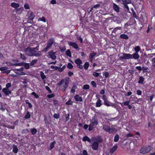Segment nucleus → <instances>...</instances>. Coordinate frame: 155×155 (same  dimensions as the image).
Returning a JSON list of instances; mask_svg holds the SVG:
<instances>
[{
  "label": "nucleus",
  "mask_w": 155,
  "mask_h": 155,
  "mask_svg": "<svg viewBox=\"0 0 155 155\" xmlns=\"http://www.w3.org/2000/svg\"><path fill=\"white\" fill-rule=\"evenodd\" d=\"M119 135L118 134H117L114 137V141L115 142H117L118 141L119 138Z\"/></svg>",
  "instance_id": "37"
},
{
  "label": "nucleus",
  "mask_w": 155,
  "mask_h": 155,
  "mask_svg": "<svg viewBox=\"0 0 155 155\" xmlns=\"http://www.w3.org/2000/svg\"><path fill=\"white\" fill-rule=\"evenodd\" d=\"M51 68L53 69H54L55 70H57L58 69L59 67L57 66H54L52 65L51 66Z\"/></svg>",
  "instance_id": "63"
},
{
  "label": "nucleus",
  "mask_w": 155,
  "mask_h": 155,
  "mask_svg": "<svg viewBox=\"0 0 155 155\" xmlns=\"http://www.w3.org/2000/svg\"><path fill=\"white\" fill-rule=\"evenodd\" d=\"M139 57L140 56L137 53L135 52L132 54V58L137 60L139 58Z\"/></svg>",
  "instance_id": "12"
},
{
  "label": "nucleus",
  "mask_w": 155,
  "mask_h": 155,
  "mask_svg": "<svg viewBox=\"0 0 155 155\" xmlns=\"http://www.w3.org/2000/svg\"><path fill=\"white\" fill-rule=\"evenodd\" d=\"M89 86L88 84L84 85L83 86V89H89Z\"/></svg>",
  "instance_id": "49"
},
{
  "label": "nucleus",
  "mask_w": 155,
  "mask_h": 155,
  "mask_svg": "<svg viewBox=\"0 0 155 155\" xmlns=\"http://www.w3.org/2000/svg\"><path fill=\"white\" fill-rule=\"evenodd\" d=\"M20 58L23 60H25L26 58L24 54H22L21 53H20Z\"/></svg>",
  "instance_id": "41"
},
{
  "label": "nucleus",
  "mask_w": 155,
  "mask_h": 155,
  "mask_svg": "<svg viewBox=\"0 0 155 155\" xmlns=\"http://www.w3.org/2000/svg\"><path fill=\"white\" fill-rule=\"evenodd\" d=\"M47 96L48 98H51L54 97V94H51L48 95Z\"/></svg>",
  "instance_id": "62"
},
{
  "label": "nucleus",
  "mask_w": 155,
  "mask_h": 155,
  "mask_svg": "<svg viewBox=\"0 0 155 155\" xmlns=\"http://www.w3.org/2000/svg\"><path fill=\"white\" fill-rule=\"evenodd\" d=\"M2 91L3 92L5 95H8L9 94H11L12 92L10 91L9 89L7 88H4L2 90Z\"/></svg>",
  "instance_id": "9"
},
{
  "label": "nucleus",
  "mask_w": 155,
  "mask_h": 155,
  "mask_svg": "<svg viewBox=\"0 0 155 155\" xmlns=\"http://www.w3.org/2000/svg\"><path fill=\"white\" fill-rule=\"evenodd\" d=\"M35 16L32 12H31L30 15L28 17V18L29 20H32L35 17Z\"/></svg>",
  "instance_id": "23"
},
{
  "label": "nucleus",
  "mask_w": 155,
  "mask_h": 155,
  "mask_svg": "<svg viewBox=\"0 0 155 155\" xmlns=\"http://www.w3.org/2000/svg\"><path fill=\"white\" fill-rule=\"evenodd\" d=\"M8 69V67L5 66L4 67H2L0 68V70L2 71Z\"/></svg>",
  "instance_id": "54"
},
{
  "label": "nucleus",
  "mask_w": 155,
  "mask_h": 155,
  "mask_svg": "<svg viewBox=\"0 0 155 155\" xmlns=\"http://www.w3.org/2000/svg\"><path fill=\"white\" fill-rule=\"evenodd\" d=\"M118 148V146L117 145H115L112 148L109 150V152L111 154H113Z\"/></svg>",
  "instance_id": "8"
},
{
  "label": "nucleus",
  "mask_w": 155,
  "mask_h": 155,
  "mask_svg": "<svg viewBox=\"0 0 155 155\" xmlns=\"http://www.w3.org/2000/svg\"><path fill=\"white\" fill-rule=\"evenodd\" d=\"M18 151V148L16 145H14L13 146L12 151L15 153H17Z\"/></svg>",
  "instance_id": "20"
},
{
  "label": "nucleus",
  "mask_w": 155,
  "mask_h": 155,
  "mask_svg": "<svg viewBox=\"0 0 155 155\" xmlns=\"http://www.w3.org/2000/svg\"><path fill=\"white\" fill-rule=\"evenodd\" d=\"M91 140L93 142L91 145L92 149L94 150H97L98 148L99 143L103 142L102 137L101 136L93 137L91 138Z\"/></svg>",
  "instance_id": "1"
},
{
  "label": "nucleus",
  "mask_w": 155,
  "mask_h": 155,
  "mask_svg": "<svg viewBox=\"0 0 155 155\" xmlns=\"http://www.w3.org/2000/svg\"><path fill=\"white\" fill-rule=\"evenodd\" d=\"M39 46H37L36 47L34 48L33 51V56L36 57H40L42 55L41 52L38 51Z\"/></svg>",
  "instance_id": "6"
},
{
  "label": "nucleus",
  "mask_w": 155,
  "mask_h": 155,
  "mask_svg": "<svg viewBox=\"0 0 155 155\" xmlns=\"http://www.w3.org/2000/svg\"><path fill=\"white\" fill-rule=\"evenodd\" d=\"M11 6L12 7L15 8H17L19 6V5L18 4L14 2L12 3L11 4Z\"/></svg>",
  "instance_id": "28"
},
{
  "label": "nucleus",
  "mask_w": 155,
  "mask_h": 155,
  "mask_svg": "<svg viewBox=\"0 0 155 155\" xmlns=\"http://www.w3.org/2000/svg\"><path fill=\"white\" fill-rule=\"evenodd\" d=\"M60 115L58 114H55L53 116L56 119L59 118Z\"/></svg>",
  "instance_id": "50"
},
{
  "label": "nucleus",
  "mask_w": 155,
  "mask_h": 155,
  "mask_svg": "<svg viewBox=\"0 0 155 155\" xmlns=\"http://www.w3.org/2000/svg\"><path fill=\"white\" fill-rule=\"evenodd\" d=\"M66 55L69 57H71V54L70 50H68L66 52Z\"/></svg>",
  "instance_id": "35"
},
{
  "label": "nucleus",
  "mask_w": 155,
  "mask_h": 155,
  "mask_svg": "<svg viewBox=\"0 0 155 155\" xmlns=\"http://www.w3.org/2000/svg\"><path fill=\"white\" fill-rule=\"evenodd\" d=\"M74 98L75 100L77 101L82 102L83 101L82 97L79 96L78 94H76L74 96Z\"/></svg>",
  "instance_id": "11"
},
{
  "label": "nucleus",
  "mask_w": 155,
  "mask_h": 155,
  "mask_svg": "<svg viewBox=\"0 0 155 155\" xmlns=\"http://www.w3.org/2000/svg\"><path fill=\"white\" fill-rule=\"evenodd\" d=\"M31 117V114L28 111L25 115L24 118L25 119H27Z\"/></svg>",
  "instance_id": "21"
},
{
  "label": "nucleus",
  "mask_w": 155,
  "mask_h": 155,
  "mask_svg": "<svg viewBox=\"0 0 155 155\" xmlns=\"http://www.w3.org/2000/svg\"><path fill=\"white\" fill-rule=\"evenodd\" d=\"M12 86L11 83H8L6 85V87L5 88H7V89H8L10 87Z\"/></svg>",
  "instance_id": "57"
},
{
  "label": "nucleus",
  "mask_w": 155,
  "mask_h": 155,
  "mask_svg": "<svg viewBox=\"0 0 155 155\" xmlns=\"http://www.w3.org/2000/svg\"><path fill=\"white\" fill-rule=\"evenodd\" d=\"M113 8L116 12H118L120 11V8L115 3H113Z\"/></svg>",
  "instance_id": "14"
},
{
  "label": "nucleus",
  "mask_w": 155,
  "mask_h": 155,
  "mask_svg": "<svg viewBox=\"0 0 155 155\" xmlns=\"http://www.w3.org/2000/svg\"><path fill=\"white\" fill-rule=\"evenodd\" d=\"M101 102V101L99 99L96 103V106L97 107H100L102 105Z\"/></svg>",
  "instance_id": "25"
},
{
  "label": "nucleus",
  "mask_w": 155,
  "mask_h": 155,
  "mask_svg": "<svg viewBox=\"0 0 155 155\" xmlns=\"http://www.w3.org/2000/svg\"><path fill=\"white\" fill-rule=\"evenodd\" d=\"M89 66V63L88 62H86L85 63V64L84 65V69L87 70L88 69V67Z\"/></svg>",
  "instance_id": "36"
},
{
  "label": "nucleus",
  "mask_w": 155,
  "mask_h": 155,
  "mask_svg": "<svg viewBox=\"0 0 155 155\" xmlns=\"http://www.w3.org/2000/svg\"><path fill=\"white\" fill-rule=\"evenodd\" d=\"M129 147L130 150H133L134 148V143H130L129 144Z\"/></svg>",
  "instance_id": "44"
},
{
  "label": "nucleus",
  "mask_w": 155,
  "mask_h": 155,
  "mask_svg": "<svg viewBox=\"0 0 155 155\" xmlns=\"http://www.w3.org/2000/svg\"><path fill=\"white\" fill-rule=\"evenodd\" d=\"M91 84L92 86L94 87H97V85L96 83L94 81H92L91 82Z\"/></svg>",
  "instance_id": "55"
},
{
  "label": "nucleus",
  "mask_w": 155,
  "mask_h": 155,
  "mask_svg": "<svg viewBox=\"0 0 155 155\" xmlns=\"http://www.w3.org/2000/svg\"><path fill=\"white\" fill-rule=\"evenodd\" d=\"M68 44L70 46H72L75 49H77L78 48L77 44L75 42H68Z\"/></svg>",
  "instance_id": "10"
},
{
  "label": "nucleus",
  "mask_w": 155,
  "mask_h": 155,
  "mask_svg": "<svg viewBox=\"0 0 155 155\" xmlns=\"http://www.w3.org/2000/svg\"><path fill=\"white\" fill-rule=\"evenodd\" d=\"M65 68H66V67L65 65L63 66L62 68H60V67H59V68L58 69V71H59L60 72H61L63 70H64Z\"/></svg>",
  "instance_id": "39"
},
{
  "label": "nucleus",
  "mask_w": 155,
  "mask_h": 155,
  "mask_svg": "<svg viewBox=\"0 0 155 155\" xmlns=\"http://www.w3.org/2000/svg\"><path fill=\"white\" fill-rule=\"evenodd\" d=\"M148 69V68L147 67H142V70H143V72H145Z\"/></svg>",
  "instance_id": "59"
},
{
  "label": "nucleus",
  "mask_w": 155,
  "mask_h": 155,
  "mask_svg": "<svg viewBox=\"0 0 155 155\" xmlns=\"http://www.w3.org/2000/svg\"><path fill=\"white\" fill-rule=\"evenodd\" d=\"M55 143H55V141H53V142H52L51 143L50 145V147H49L50 150H52V149H53V148L54 147V144Z\"/></svg>",
  "instance_id": "34"
},
{
  "label": "nucleus",
  "mask_w": 155,
  "mask_h": 155,
  "mask_svg": "<svg viewBox=\"0 0 155 155\" xmlns=\"http://www.w3.org/2000/svg\"><path fill=\"white\" fill-rule=\"evenodd\" d=\"M104 104L107 106H110V104L109 103V102L107 100L104 101Z\"/></svg>",
  "instance_id": "47"
},
{
  "label": "nucleus",
  "mask_w": 155,
  "mask_h": 155,
  "mask_svg": "<svg viewBox=\"0 0 155 155\" xmlns=\"http://www.w3.org/2000/svg\"><path fill=\"white\" fill-rule=\"evenodd\" d=\"M77 88V85L75 84H73V86L72 87L71 92L72 93H74L75 92V90Z\"/></svg>",
  "instance_id": "16"
},
{
  "label": "nucleus",
  "mask_w": 155,
  "mask_h": 155,
  "mask_svg": "<svg viewBox=\"0 0 155 155\" xmlns=\"http://www.w3.org/2000/svg\"><path fill=\"white\" fill-rule=\"evenodd\" d=\"M122 2L123 4H128L131 3V0H122Z\"/></svg>",
  "instance_id": "29"
},
{
  "label": "nucleus",
  "mask_w": 155,
  "mask_h": 155,
  "mask_svg": "<svg viewBox=\"0 0 155 155\" xmlns=\"http://www.w3.org/2000/svg\"><path fill=\"white\" fill-rule=\"evenodd\" d=\"M83 140L84 141H87L90 143H91V141H92L91 138L90 139L87 136H85L83 138Z\"/></svg>",
  "instance_id": "17"
},
{
  "label": "nucleus",
  "mask_w": 155,
  "mask_h": 155,
  "mask_svg": "<svg viewBox=\"0 0 155 155\" xmlns=\"http://www.w3.org/2000/svg\"><path fill=\"white\" fill-rule=\"evenodd\" d=\"M96 54L94 52L90 54L89 56V58L91 61H92L93 57L95 56Z\"/></svg>",
  "instance_id": "19"
},
{
  "label": "nucleus",
  "mask_w": 155,
  "mask_h": 155,
  "mask_svg": "<svg viewBox=\"0 0 155 155\" xmlns=\"http://www.w3.org/2000/svg\"><path fill=\"white\" fill-rule=\"evenodd\" d=\"M110 127L107 125H105L103 126V129L107 132H108Z\"/></svg>",
  "instance_id": "26"
},
{
  "label": "nucleus",
  "mask_w": 155,
  "mask_h": 155,
  "mask_svg": "<svg viewBox=\"0 0 155 155\" xmlns=\"http://www.w3.org/2000/svg\"><path fill=\"white\" fill-rule=\"evenodd\" d=\"M24 9L23 7L21 8L18 9H16V12L18 14H20Z\"/></svg>",
  "instance_id": "31"
},
{
  "label": "nucleus",
  "mask_w": 155,
  "mask_h": 155,
  "mask_svg": "<svg viewBox=\"0 0 155 155\" xmlns=\"http://www.w3.org/2000/svg\"><path fill=\"white\" fill-rule=\"evenodd\" d=\"M26 103L27 104L29 108H31L32 107V105L31 103H30L28 100H27L25 101Z\"/></svg>",
  "instance_id": "38"
},
{
  "label": "nucleus",
  "mask_w": 155,
  "mask_h": 155,
  "mask_svg": "<svg viewBox=\"0 0 155 155\" xmlns=\"http://www.w3.org/2000/svg\"><path fill=\"white\" fill-rule=\"evenodd\" d=\"M75 63L77 64V65L79 64H82V62L81 61L80 59L78 58L75 60Z\"/></svg>",
  "instance_id": "24"
},
{
  "label": "nucleus",
  "mask_w": 155,
  "mask_h": 155,
  "mask_svg": "<svg viewBox=\"0 0 155 155\" xmlns=\"http://www.w3.org/2000/svg\"><path fill=\"white\" fill-rule=\"evenodd\" d=\"M34 49V48H30V54L31 55V56H30L31 57L33 56Z\"/></svg>",
  "instance_id": "53"
},
{
  "label": "nucleus",
  "mask_w": 155,
  "mask_h": 155,
  "mask_svg": "<svg viewBox=\"0 0 155 155\" xmlns=\"http://www.w3.org/2000/svg\"><path fill=\"white\" fill-rule=\"evenodd\" d=\"M144 80V78L142 76L140 77L139 78V81L138 83L139 84H142Z\"/></svg>",
  "instance_id": "30"
},
{
  "label": "nucleus",
  "mask_w": 155,
  "mask_h": 155,
  "mask_svg": "<svg viewBox=\"0 0 155 155\" xmlns=\"http://www.w3.org/2000/svg\"><path fill=\"white\" fill-rule=\"evenodd\" d=\"M153 149V147L150 145H147L144 147L140 150V153L144 154L149 152L151 150Z\"/></svg>",
  "instance_id": "3"
},
{
  "label": "nucleus",
  "mask_w": 155,
  "mask_h": 155,
  "mask_svg": "<svg viewBox=\"0 0 155 155\" xmlns=\"http://www.w3.org/2000/svg\"><path fill=\"white\" fill-rule=\"evenodd\" d=\"M120 37L121 38L124 39H127L128 38V37L127 35L126 34H121Z\"/></svg>",
  "instance_id": "27"
},
{
  "label": "nucleus",
  "mask_w": 155,
  "mask_h": 155,
  "mask_svg": "<svg viewBox=\"0 0 155 155\" xmlns=\"http://www.w3.org/2000/svg\"><path fill=\"white\" fill-rule=\"evenodd\" d=\"M24 66L25 68L26 69H29L30 68L29 63H25V64Z\"/></svg>",
  "instance_id": "48"
},
{
  "label": "nucleus",
  "mask_w": 155,
  "mask_h": 155,
  "mask_svg": "<svg viewBox=\"0 0 155 155\" xmlns=\"http://www.w3.org/2000/svg\"><path fill=\"white\" fill-rule=\"evenodd\" d=\"M121 54L122 55V56H120V54L118 55V57H119V59L120 60L132 59V54H130L122 53Z\"/></svg>",
  "instance_id": "4"
},
{
  "label": "nucleus",
  "mask_w": 155,
  "mask_h": 155,
  "mask_svg": "<svg viewBox=\"0 0 155 155\" xmlns=\"http://www.w3.org/2000/svg\"><path fill=\"white\" fill-rule=\"evenodd\" d=\"M40 73L41 77L42 80H43L46 78L45 75L44 74V73L42 71H41Z\"/></svg>",
  "instance_id": "33"
},
{
  "label": "nucleus",
  "mask_w": 155,
  "mask_h": 155,
  "mask_svg": "<svg viewBox=\"0 0 155 155\" xmlns=\"http://www.w3.org/2000/svg\"><path fill=\"white\" fill-rule=\"evenodd\" d=\"M110 129L108 132L110 133H114L116 132L117 131V130L115 128H110Z\"/></svg>",
  "instance_id": "18"
},
{
  "label": "nucleus",
  "mask_w": 155,
  "mask_h": 155,
  "mask_svg": "<svg viewBox=\"0 0 155 155\" xmlns=\"http://www.w3.org/2000/svg\"><path fill=\"white\" fill-rule=\"evenodd\" d=\"M134 50L137 53L140 50V48L139 46H137L135 48Z\"/></svg>",
  "instance_id": "46"
},
{
  "label": "nucleus",
  "mask_w": 155,
  "mask_h": 155,
  "mask_svg": "<svg viewBox=\"0 0 155 155\" xmlns=\"http://www.w3.org/2000/svg\"><path fill=\"white\" fill-rule=\"evenodd\" d=\"M38 20L42 21L44 22H46V19L45 17H42L41 18H39L38 19Z\"/></svg>",
  "instance_id": "64"
},
{
  "label": "nucleus",
  "mask_w": 155,
  "mask_h": 155,
  "mask_svg": "<svg viewBox=\"0 0 155 155\" xmlns=\"http://www.w3.org/2000/svg\"><path fill=\"white\" fill-rule=\"evenodd\" d=\"M31 95H34L35 97L36 98H38L39 97L38 95L37 94L34 92H32L31 94Z\"/></svg>",
  "instance_id": "51"
},
{
  "label": "nucleus",
  "mask_w": 155,
  "mask_h": 155,
  "mask_svg": "<svg viewBox=\"0 0 155 155\" xmlns=\"http://www.w3.org/2000/svg\"><path fill=\"white\" fill-rule=\"evenodd\" d=\"M54 40L52 38L50 39L48 41L47 45L46 48L42 50L44 52H46L52 46L54 43Z\"/></svg>",
  "instance_id": "5"
},
{
  "label": "nucleus",
  "mask_w": 155,
  "mask_h": 155,
  "mask_svg": "<svg viewBox=\"0 0 155 155\" xmlns=\"http://www.w3.org/2000/svg\"><path fill=\"white\" fill-rule=\"evenodd\" d=\"M25 54L26 55H28L29 56H30V47H27V48L25 49Z\"/></svg>",
  "instance_id": "15"
},
{
  "label": "nucleus",
  "mask_w": 155,
  "mask_h": 155,
  "mask_svg": "<svg viewBox=\"0 0 155 155\" xmlns=\"http://www.w3.org/2000/svg\"><path fill=\"white\" fill-rule=\"evenodd\" d=\"M31 133L32 134L35 135L37 132V130L35 128H33L31 130Z\"/></svg>",
  "instance_id": "40"
},
{
  "label": "nucleus",
  "mask_w": 155,
  "mask_h": 155,
  "mask_svg": "<svg viewBox=\"0 0 155 155\" xmlns=\"http://www.w3.org/2000/svg\"><path fill=\"white\" fill-rule=\"evenodd\" d=\"M104 74L106 78H107L109 76V73L107 71L104 72Z\"/></svg>",
  "instance_id": "61"
},
{
  "label": "nucleus",
  "mask_w": 155,
  "mask_h": 155,
  "mask_svg": "<svg viewBox=\"0 0 155 155\" xmlns=\"http://www.w3.org/2000/svg\"><path fill=\"white\" fill-rule=\"evenodd\" d=\"M48 53L50 57L52 59L55 60L56 59V57L55 56L56 52H54L53 51H51L49 52Z\"/></svg>",
  "instance_id": "7"
},
{
  "label": "nucleus",
  "mask_w": 155,
  "mask_h": 155,
  "mask_svg": "<svg viewBox=\"0 0 155 155\" xmlns=\"http://www.w3.org/2000/svg\"><path fill=\"white\" fill-rule=\"evenodd\" d=\"M135 97L136 99H137V100L136 101V103L138 104H140L142 101V99L141 98L137 99V97Z\"/></svg>",
  "instance_id": "52"
},
{
  "label": "nucleus",
  "mask_w": 155,
  "mask_h": 155,
  "mask_svg": "<svg viewBox=\"0 0 155 155\" xmlns=\"http://www.w3.org/2000/svg\"><path fill=\"white\" fill-rule=\"evenodd\" d=\"M77 38L78 40H80L81 43L83 42V39L81 36H77Z\"/></svg>",
  "instance_id": "60"
},
{
  "label": "nucleus",
  "mask_w": 155,
  "mask_h": 155,
  "mask_svg": "<svg viewBox=\"0 0 155 155\" xmlns=\"http://www.w3.org/2000/svg\"><path fill=\"white\" fill-rule=\"evenodd\" d=\"M100 73H97L95 71L94 72L93 74V75L95 77H97L99 76Z\"/></svg>",
  "instance_id": "43"
},
{
  "label": "nucleus",
  "mask_w": 155,
  "mask_h": 155,
  "mask_svg": "<svg viewBox=\"0 0 155 155\" xmlns=\"http://www.w3.org/2000/svg\"><path fill=\"white\" fill-rule=\"evenodd\" d=\"M121 27H118L115 28L113 30V32L114 33H115L118 30H120Z\"/></svg>",
  "instance_id": "42"
},
{
  "label": "nucleus",
  "mask_w": 155,
  "mask_h": 155,
  "mask_svg": "<svg viewBox=\"0 0 155 155\" xmlns=\"http://www.w3.org/2000/svg\"><path fill=\"white\" fill-rule=\"evenodd\" d=\"M95 125L94 124H93L92 122H91L90 124L89 125V127L88 128V130L89 131L92 130L94 128V126Z\"/></svg>",
  "instance_id": "22"
},
{
  "label": "nucleus",
  "mask_w": 155,
  "mask_h": 155,
  "mask_svg": "<svg viewBox=\"0 0 155 155\" xmlns=\"http://www.w3.org/2000/svg\"><path fill=\"white\" fill-rule=\"evenodd\" d=\"M152 64L153 66L155 67V57L152 59Z\"/></svg>",
  "instance_id": "56"
},
{
  "label": "nucleus",
  "mask_w": 155,
  "mask_h": 155,
  "mask_svg": "<svg viewBox=\"0 0 155 155\" xmlns=\"http://www.w3.org/2000/svg\"><path fill=\"white\" fill-rule=\"evenodd\" d=\"M73 65L70 63H68L67 65V68L70 69H72L73 68Z\"/></svg>",
  "instance_id": "45"
},
{
  "label": "nucleus",
  "mask_w": 155,
  "mask_h": 155,
  "mask_svg": "<svg viewBox=\"0 0 155 155\" xmlns=\"http://www.w3.org/2000/svg\"><path fill=\"white\" fill-rule=\"evenodd\" d=\"M91 122L94 124L95 125H97L98 124V121L96 119V117L95 115L93 117Z\"/></svg>",
  "instance_id": "13"
},
{
  "label": "nucleus",
  "mask_w": 155,
  "mask_h": 155,
  "mask_svg": "<svg viewBox=\"0 0 155 155\" xmlns=\"http://www.w3.org/2000/svg\"><path fill=\"white\" fill-rule=\"evenodd\" d=\"M37 59L32 60L30 64V65L31 66H33L35 64H36L37 63Z\"/></svg>",
  "instance_id": "32"
},
{
  "label": "nucleus",
  "mask_w": 155,
  "mask_h": 155,
  "mask_svg": "<svg viewBox=\"0 0 155 155\" xmlns=\"http://www.w3.org/2000/svg\"><path fill=\"white\" fill-rule=\"evenodd\" d=\"M72 102L70 100H69L66 102V104L67 105H71L72 104Z\"/></svg>",
  "instance_id": "58"
},
{
  "label": "nucleus",
  "mask_w": 155,
  "mask_h": 155,
  "mask_svg": "<svg viewBox=\"0 0 155 155\" xmlns=\"http://www.w3.org/2000/svg\"><path fill=\"white\" fill-rule=\"evenodd\" d=\"M69 81L68 78H66L65 79L61 80V81L58 84L59 86L63 84L62 86L63 87L62 91H64L67 88L69 84Z\"/></svg>",
  "instance_id": "2"
}]
</instances>
